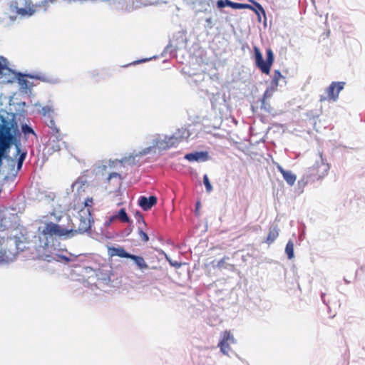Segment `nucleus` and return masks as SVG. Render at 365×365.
<instances>
[{
  "label": "nucleus",
  "instance_id": "ddd939ff",
  "mask_svg": "<svg viewBox=\"0 0 365 365\" xmlns=\"http://www.w3.org/2000/svg\"><path fill=\"white\" fill-rule=\"evenodd\" d=\"M130 259L135 262L140 270L144 271L149 269L148 264L143 257L131 254Z\"/></svg>",
  "mask_w": 365,
  "mask_h": 365
},
{
  "label": "nucleus",
  "instance_id": "20e7f679",
  "mask_svg": "<svg viewBox=\"0 0 365 365\" xmlns=\"http://www.w3.org/2000/svg\"><path fill=\"white\" fill-rule=\"evenodd\" d=\"M344 86L345 83L343 81H333L326 89L327 96H322L320 97V101H336L339 98V93L344 89Z\"/></svg>",
  "mask_w": 365,
  "mask_h": 365
},
{
  "label": "nucleus",
  "instance_id": "72a5a7b5",
  "mask_svg": "<svg viewBox=\"0 0 365 365\" xmlns=\"http://www.w3.org/2000/svg\"><path fill=\"white\" fill-rule=\"evenodd\" d=\"M151 269H157V267H151Z\"/></svg>",
  "mask_w": 365,
  "mask_h": 365
},
{
  "label": "nucleus",
  "instance_id": "a878e982",
  "mask_svg": "<svg viewBox=\"0 0 365 365\" xmlns=\"http://www.w3.org/2000/svg\"><path fill=\"white\" fill-rule=\"evenodd\" d=\"M93 204V200L92 197H88L84 202L85 207L84 208H89L91 210L92 205Z\"/></svg>",
  "mask_w": 365,
  "mask_h": 365
},
{
  "label": "nucleus",
  "instance_id": "6e6552de",
  "mask_svg": "<svg viewBox=\"0 0 365 365\" xmlns=\"http://www.w3.org/2000/svg\"><path fill=\"white\" fill-rule=\"evenodd\" d=\"M277 168L282 175L284 180L289 185L292 186L294 185L297 180L296 175L289 170H284L280 165H277Z\"/></svg>",
  "mask_w": 365,
  "mask_h": 365
},
{
  "label": "nucleus",
  "instance_id": "f8f14e48",
  "mask_svg": "<svg viewBox=\"0 0 365 365\" xmlns=\"http://www.w3.org/2000/svg\"><path fill=\"white\" fill-rule=\"evenodd\" d=\"M279 229L277 225H272L269 228L268 235L265 240V242L268 245L273 243L279 236Z\"/></svg>",
  "mask_w": 365,
  "mask_h": 365
},
{
  "label": "nucleus",
  "instance_id": "f3484780",
  "mask_svg": "<svg viewBox=\"0 0 365 365\" xmlns=\"http://www.w3.org/2000/svg\"><path fill=\"white\" fill-rule=\"evenodd\" d=\"M218 346L224 354L228 355L229 351L230 350V342L221 339L219 341Z\"/></svg>",
  "mask_w": 365,
  "mask_h": 365
},
{
  "label": "nucleus",
  "instance_id": "1a4fd4ad",
  "mask_svg": "<svg viewBox=\"0 0 365 365\" xmlns=\"http://www.w3.org/2000/svg\"><path fill=\"white\" fill-rule=\"evenodd\" d=\"M174 139L177 140L179 143L187 140L190 136V130L185 127L178 128L173 134Z\"/></svg>",
  "mask_w": 365,
  "mask_h": 365
},
{
  "label": "nucleus",
  "instance_id": "393cba45",
  "mask_svg": "<svg viewBox=\"0 0 365 365\" xmlns=\"http://www.w3.org/2000/svg\"><path fill=\"white\" fill-rule=\"evenodd\" d=\"M9 69L7 66V60L3 56H0V73H3L4 70Z\"/></svg>",
  "mask_w": 365,
  "mask_h": 365
},
{
  "label": "nucleus",
  "instance_id": "b1692460",
  "mask_svg": "<svg viewBox=\"0 0 365 365\" xmlns=\"http://www.w3.org/2000/svg\"><path fill=\"white\" fill-rule=\"evenodd\" d=\"M203 183L205 186L207 192H210L212 190V186L210 182L207 175L203 176Z\"/></svg>",
  "mask_w": 365,
  "mask_h": 365
},
{
  "label": "nucleus",
  "instance_id": "2eb2a0df",
  "mask_svg": "<svg viewBox=\"0 0 365 365\" xmlns=\"http://www.w3.org/2000/svg\"><path fill=\"white\" fill-rule=\"evenodd\" d=\"M228 259L229 257L225 256L222 259L218 261L217 267L220 269H230L231 270H234L235 268V264L227 263V260Z\"/></svg>",
  "mask_w": 365,
  "mask_h": 365
},
{
  "label": "nucleus",
  "instance_id": "cd10ccee",
  "mask_svg": "<svg viewBox=\"0 0 365 365\" xmlns=\"http://www.w3.org/2000/svg\"><path fill=\"white\" fill-rule=\"evenodd\" d=\"M42 110L44 115H46V113H49L50 112H53V110L48 106L43 107L42 108Z\"/></svg>",
  "mask_w": 365,
  "mask_h": 365
},
{
  "label": "nucleus",
  "instance_id": "473e14b6",
  "mask_svg": "<svg viewBox=\"0 0 365 365\" xmlns=\"http://www.w3.org/2000/svg\"><path fill=\"white\" fill-rule=\"evenodd\" d=\"M26 12V10L24 9H21L20 11H19V13L21 14H24Z\"/></svg>",
  "mask_w": 365,
  "mask_h": 365
},
{
  "label": "nucleus",
  "instance_id": "39448f33",
  "mask_svg": "<svg viewBox=\"0 0 365 365\" xmlns=\"http://www.w3.org/2000/svg\"><path fill=\"white\" fill-rule=\"evenodd\" d=\"M249 1L252 2L254 4V6L247 4L233 2L230 0H227V6L235 9H248L253 11L257 16H259V12L263 15H265V11L260 4L254 0H249Z\"/></svg>",
  "mask_w": 365,
  "mask_h": 365
},
{
  "label": "nucleus",
  "instance_id": "7c9ffc66",
  "mask_svg": "<svg viewBox=\"0 0 365 365\" xmlns=\"http://www.w3.org/2000/svg\"><path fill=\"white\" fill-rule=\"evenodd\" d=\"M200 202H197L196 203V212L198 210L199 207H200Z\"/></svg>",
  "mask_w": 365,
  "mask_h": 365
},
{
  "label": "nucleus",
  "instance_id": "c85d7f7f",
  "mask_svg": "<svg viewBox=\"0 0 365 365\" xmlns=\"http://www.w3.org/2000/svg\"><path fill=\"white\" fill-rule=\"evenodd\" d=\"M23 130H24V133H34V130H32V128H31L28 125L23 126Z\"/></svg>",
  "mask_w": 365,
  "mask_h": 365
},
{
  "label": "nucleus",
  "instance_id": "c756f323",
  "mask_svg": "<svg viewBox=\"0 0 365 365\" xmlns=\"http://www.w3.org/2000/svg\"><path fill=\"white\" fill-rule=\"evenodd\" d=\"M167 259H168V258L167 257ZM168 260L169 261L170 264L172 266H173V267H179L180 266V263H178V262H172L171 260H170V259H168Z\"/></svg>",
  "mask_w": 365,
  "mask_h": 365
},
{
  "label": "nucleus",
  "instance_id": "2f4dec72",
  "mask_svg": "<svg viewBox=\"0 0 365 365\" xmlns=\"http://www.w3.org/2000/svg\"><path fill=\"white\" fill-rule=\"evenodd\" d=\"M98 73H94V72H93V73H91V76H92V78H94L96 76H98Z\"/></svg>",
  "mask_w": 365,
  "mask_h": 365
},
{
  "label": "nucleus",
  "instance_id": "9b49d317",
  "mask_svg": "<svg viewBox=\"0 0 365 365\" xmlns=\"http://www.w3.org/2000/svg\"><path fill=\"white\" fill-rule=\"evenodd\" d=\"M158 143L160 148L163 149H168L172 147H176L180 144L177 140L174 139V136L173 135L171 136H165L164 140L160 141Z\"/></svg>",
  "mask_w": 365,
  "mask_h": 365
},
{
  "label": "nucleus",
  "instance_id": "423d86ee",
  "mask_svg": "<svg viewBox=\"0 0 365 365\" xmlns=\"http://www.w3.org/2000/svg\"><path fill=\"white\" fill-rule=\"evenodd\" d=\"M16 154L19 155L18 162H17V169L14 170L16 162L13 159H10L9 162V166L11 167V170L14 171V173H12L13 175L16 176L18 171H19L23 165V163L26 158V152H21V148L19 145H16Z\"/></svg>",
  "mask_w": 365,
  "mask_h": 365
},
{
  "label": "nucleus",
  "instance_id": "9d476101",
  "mask_svg": "<svg viewBox=\"0 0 365 365\" xmlns=\"http://www.w3.org/2000/svg\"><path fill=\"white\" fill-rule=\"evenodd\" d=\"M108 255L110 257L118 256L122 258L130 259L131 254L127 252L123 247H109Z\"/></svg>",
  "mask_w": 365,
  "mask_h": 365
},
{
  "label": "nucleus",
  "instance_id": "aec40b11",
  "mask_svg": "<svg viewBox=\"0 0 365 365\" xmlns=\"http://www.w3.org/2000/svg\"><path fill=\"white\" fill-rule=\"evenodd\" d=\"M113 179L115 180L116 185H120L121 184V176L119 173H110L108 178V182H110Z\"/></svg>",
  "mask_w": 365,
  "mask_h": 365
},
{
  "label": "nucleus",
  "instance_id": "dca6fc26",
  "mask_svg": "<svg viewBox=\"0 0 365 365\" xmlns=\"http://www.w3.org/2000/svg\"><path fill=\"white\" fill-rule=\"evenodd\" d=\"M207 153L196 152L195 153H187L185 155V158L189 161H198Z\"/></svg>",
  "mask_w": 365,
  "mask_h": 365
},
{
  "label": "nucleus",
  "instance_id": "0eeeda50",
  "mask_svg": "<svg viewBox=\"0 0 365 365\" xmlns=\"http://www.w3.org/2000/svg\"><path fill=\"white\" fill-rule=\"evenodd\" d=\"M157 203V197L155 196H150L147 197L142 196L139 199L138 204L143 210H150L153 205Z\"/></svg>",
  "mask_w": 365,
  "mask_h": 365
},
{
  "label": "nucleus",
  "instance_id": "412c9836",
  "mask_svg": "<svg viewBox=\"0 0 365 365\" xmlns=\"http://www.w3.org/2000/svg\"><path fill=\"white\" fill-rule=\"evenodd\" d=\"M222 339L232 344L235 343V339L233 337V335L231 334L230 331H225L222 333Z\"/></svg>",
  "mask_w": 365,
  "mask_h": 365
},
{
  "label": "nucleus",
  "instance_id": "7ed1b4c3",
  "mask_svg": "<svg viewBox=\"0 0 365 365\" xmlns=\"http://www.w3.org/2000/svg\"><path fill=\"white\" fill-rule=\"evenodd\" d=\"M42 235L48 240L51 237H61L69 234V229L61 227L60 225L53 222H46L42 231L41 232Z\"/></svg>",
  "mask_w": 365,
  "mask_h": 365
},
{
  "label": "nucleus",
  "instance_id": "4468645a",
  "mask_svg": "<svg viewBox=\"0 0 365 365\" xmlns=\"http://www.w3.org/2000/svg\"><path fill=\"white\" fill-rule=\"evenodd\" d=\"M117 219H119L123 222H130V219L128 217L125 210L124 208L120 209L116 215H113L110 217V223Z\"/></svg>",
  "mask_w": 365,
  "mask_h": 365
},
{
  "label": "nucleus",
  "instance_id": "6ab92c4d",
  "mask_svg": "<svg viewBox=\"0 0 365 365\" xmlns=\"http://www.w3.org/2000/svg\"><path fill=\"white\" fill-rule=\"evenodd\" d=\"M282 78H284V76L282 75L281 72L279 70H275L273 73L272 84L277 87L279 80Z\"/></svg>",
  "mask_w": 365,
  "mask_h": 365
},
{
  "label": "nucleus",
  "instance_id": "f257e3e1",
  "mask_svg": "<svg viewBox=\"0 0 365 365\" xmlns=\"http://www.w3.org/2000/svg\"><path fill=\"white\" fill-rule=\"evenodd\" d=\"M92 222L90 209L83 208L74 217L69 233H84L91 229Z\"/></svg>",
  "mask_w": 365,
  "mask_h": 365
},
{
  "label": "nucleus",
  "instance_id": "4be33fe9",
  "mask_svg": "<svg viewBox=\"0 0 365 365\" xmlns=\"http://www.w3.org/2000/svg\"><path fill=\"white\" fill-rule=\"evenodd\" d=\"M47 125L51 128L53 132L58 133L59 130L56 125L54 120L51 117H48V120H46Z\"/></svg>",
  "mask_w": 365,
  "mask_h": 365
},
{
  "label": "nucleus",
  "instance_id": "a211bd4d",
  "mask_svg": "<svg viewBox=\"0 0 365 365\" xmlns=\"http://www.w3.org/2000/svg\"><path fill=\"white\" fill-rule=\"evenodd\" d=\"M285 252L289 259L294 257V243L292 240H289L287 243Z\"/></svg>",
  "mask_w": 365,
  "mask_h": 365
},
{
  "label": "nucleus",
  "instance_id": "f03ea898",
  "mask_svg": "<svg viewBox=\"0 0 365 365\" xmlns=\"http://www.w3.org/2000/svg\"><path fill=\"white\" fill-rule=\"evenodd\" d=\"M253 50L256 66L262 71V73L269 75L274 61L272 50L271 48L267 49L266 61H264L262 54L258 47L254 46Z\"/></svg>",
  "mask_w": 365,
  "mask_h": 365
},
{
  "label": "nucleus",
  "instance_id": "bb28decb",
  "mask_svg": "<svg viewBox=\"0 0 365 365\" xmlns=\"http://www.w3.org/2000/svg\"><path fill=\"white\" fill-rule=\"evenodd\" d=\"M217 6L218 8L222 9L227 6V0H218L217 1Z\"/></svg>",
  "mask_w": 365,
  "mask_h": 365
},
{
  "label": "nucleus",
  "instance_id": "5701e85b",
  "mask_svg": "<svg viewBox=\"0 0 365 365\" xmlns=\"http://www.w3.org/2000/svg\"><path fill=\"white\" fill-rule=\"evenodd\" d=\"M138 237L139 240L143 243H145L149 240V237L148 234L140 228H139L138 230Z\"/></svg>",
  "mask_w": 365,
  "mask_h": 365
}]
</instances>
